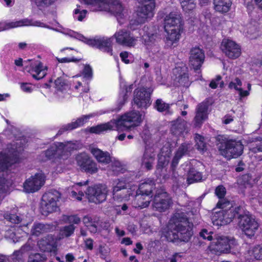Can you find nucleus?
Here are the masks:
<instances>
[{"instance_id": "obj_1", "label": "nucleus", "mask_w": 262, "mask_h": 262, "mask_svg": "<svg viewBox=\"0 0 262 262\" xmlns=\"http://www.w3.org/2000/svg\"><path fill=\"white\" fill-rule=\"evenodd\" d=\"M192 234V225L188 221L186 214L177 211L169 221L167 231L164 234L166 238L173 243L187 242Z\"/></svg>"}, {"instance_id": "obj_2", "label": "nucleus", "mask_w": 262, "mask_h": 262, "mask_svg": "<svg viewBox=\"0 0 262 262\" xmlns=\"http://www.w3.org/2000/svg\"><path fill=\"white\" fill-rule=\"evenodd\" d=\"M142 121V115L138 112L132 111L121 116L116 121H111L106 123L91 127L89 128V131L92 133L100 134L108 130H129L139 125Z\"/></svg>"}, {"instance_id": "obj_3", "label": "nucleus", "mask_w": 262, "mask_h": 262, "mask_svg": "<svg viewBox=\"0 0 262 262\" xmlns=\"http://www.w3.org/2000/svg\"><path fill=\"white\" fill-rule=\"evenodd\" d=\"M75 148V145L71 142L55 143L43 153L45 157L42 160H51L57 164V172H61L67 164L66 161L69 158L70 151Z\"/></svg>"}, {"instance_id": "obj_4", "label": "nucleus", "mask_w": 262, "mask_h": 262, "mask_svg": "<svg viewBox=\"0 0 262 262\" xmlns=\"http://www.w3.org/2000/svg\"><path fill=\"white\" fill-rule=\"evenodd\" d=\"M93 11H105L114 14L120 24L124 23L127 11L117 0H83Z\"/></svg>"}, {"instance_id": "obj_5", "label": "nucleus", "mask_w": 262, "mask_h": 262, "mask_svg": "<svg viewBox=\"0 0 262 262\" xmlns=\"http://www.w3.org/2000/svg\"><path fill=\"white\" fill-rule=\"evenodd\" d=\"M61 32L66 35L82 41L91 46L98 48L103 52L112 55L113 37H97L93 39H88L82 34L69 29H63Z\"/></svg>"}, {"instance_id": "obj_6", "label": "nucleus", "mask_w": 262, "mask_h": 262, "mask_svg": "<svg viewBox=\"0 0 262 262\" xmlns=\"http://www.w3.org/2000/svg\"><path fill=\"white\" fill-rule=\"evenodd\" d=\"M22 140L24 141V139H17V142L9 145L8 154L0 153V174L2 176H5L7 173L5 170L12 164L18 161L19 155L23 150L20 145L22 144Z\"/></svg>"}, {"instance_id": "obj_7", "label": "nucleus", "mask_w": 262, "mask_h": 262, "mask_svg": "<svg viewBox=\"0 0 262 262\" xmlns=\"http://www.w3.org/2000/svg\"><path fill=\"white\" fill-rule=\"evenodd\" d=\"M223 201H220L217 204V207L221 209L218 212H215L213 217L212 222L214 225H223L230 223L232 219L235 217L238 213L239 208H230L228 210H224V208L226 206V204L229 205V203H223Z\"/></svg>"}, {"instance_id": "obj_8", "label": "nucleus", "mask_w": 262, "mask_h": 262, "mask_svg": "<svg viewBox=\"0 0 262 262\" xmlns=\"http://www.w3.org/2000/svg\"><path fill=\"white\" fill-rule=\"evenodd\" d=\"M60 198V193L56 190H50L46 192L42 197L40 210L44 215H48L57 210V202Z\"/></svg>"}, {"instance_id": "obj_9", "label": "nucleus", "mask_w": 262, "mask_h": 262, "mask_svg": "<svg viewBox=\"0 0 262 262\" xmlns=\"http://www.w3.org/2000/svg\"><path fill=\"white\" fill-rule=\"evenodd\" d=\"M139 4L135 11L139 16V22L145 23L150 20L155 15L156 2L155 0H135Z\"/></svg>"}, {"instance_id": "obj_10", "label": "nucleus", "mask_w": 262, "mask_h": 262, "mask_svg": "<svg viewBox=\"0 0 262 262\" xmlns=\"http://www.w3.org/2000/svg\"><path fill=\"white\" fill-rule=\"evenodd\" d=\"M238 227L248 237L253 236L259 227V223L249 213L240 215L238 217Z\"/></svg>"}, {"instance_id": "obj_11", "label": "nucleus", "mask_w": 262, "mask_h": 262, "mask_svg": "<svg viewBox=\"0 0 262 262\" xmlns=\"http://www.w3.org/2000/svg\"><path fill=\"white\" fill-rule=\"evenodd\" d=\"M234 239H230L226 236H217L208 247L210 252L215 254H221L223 253H228L232 246L234 245Z\"/></svg>"}, {"instance_id": "obj_12", "label": "nucleus", "mask_w": 262, "mask_h": 262, "mask_svg": "<svg viewBox=\"0 0 262 262\" xmlns=\"http://www.w3.org/2000/svg\"><path fill=\"white\" fill-rule=\"evenodd\" d=\"M172 204L171 197L163 189L157 190L152 204L155 210L164 212L170 207Z\"/></svg>"}, {"instance_id": "obj_13", "label": "nucleus", "mask_w": 262, "mask_h": 262, "mask_svg": "<svg viewBox=\"0 0 262 262\" xmlns=\"http://www.w3.org/2000/svg\"><path fill=\"white\" fill-rule=\"evenodd\" d=\"M46 176L38 172L27 179L23 184L24 191L26 193H34L38 191L45 184Z\"/></svg>"}, {"instance_id": "obj_14", "label": "nucleus", "mask_w": 262, "mask_h": 262, "mask_svg": "<svg viewBox=\"0 0 262 262\" xmlns=\"http://www.w3.org/2000/svg\"><path fill=\"white\" fill-rule=\"evenodd\" d=\"M243 151V145L239 141H227L225 147L221 149V154L228 159L235 158L241 156Z\"/></svg>"}, {"instance_id": "obj_15", "label": "nucleus", "mask_w": 262, "mask_h": 262, "mask_svg": "<svg viewBox=\"0 0 262 262\" xmlns=\"http://www.w3.org/2000/svg\"><path fill=\"white\" fill-rule=\"evenodd\" d=\"M107 189L105 186L97 185L88 188L86 194L90 202L96 204L103 202L106 200Z\"/></svg>"}, {"instance_id": "obj_16", "label": "nucleus", "mask_w": 262, "mask_h": 262, "mask_svg": "<svg viewBox=\"0 0 262 262\" xmlns=\"http://www.w3.org/2000/svg\"><path fill=\"white\" fill-rule=\"evenodd\" d=\"M113 37L115 38L117 43L128 47H135L139 38L138 36H134L129 31L125 29L117 31Z\"/></svg>"}, {"instance_id": "obj_17", "label": "nucleus", "mask_w": 262, "mask_h": 262, "mask_svg": "<svg viewBox=\"0 0 262 262\" xmlns=\"http://www.w3.org/2000/svg\"><path fill=\"white\" fill-rule=\"evenodd\" d=\"M221 49L225 55L230 59H236L241 54V49L239 45L229 38L223 39Z\"/></svg>"}, {"instance_id": "obj_18", "label": "nucleus", "mask_w": 262, "mask_h": 262, "mask_svg": "<svg viewBox=\"0 0 262 262\" xmlns=\"http://www.w3.org/2000/svg\"><path fill=\"white\" fill-rule=\"evenodd\" d=\"M152 90L145 88L137 89L134 92V101L139 108H147L150 104V94Z\"/></svg>"}, {"instance_id": "obj_19", "label": "nucleus", "mask_w": 262, "mask_h": 262, "mask_svg": "<svg viewBox=\"0 0 262 262\" xmlns=\"http://www.w3.org/2000/svg\"><path fill=\"white\" fill-rule=\"evenodd\" d=\"M30 26L46 27V25L38 21H33L32 20L28 18H25L9 23H0V31L17 27Z\"/></svg>"}, {"instance_id": "obj_20", "label": "nucleus", "mask_w": 262, "mask_h": 262, "mask_svg": "<svg viewBox=\"0 0 262 262\" xmlns=\"http://www.w3.org/2000/svg\"><path fill=\"white\" fill-rule=\"evenodd\" d=\"M166 33L165 43L167 47L172 48L177 46L179 41L183 27L171 29H164Z\"/></svg>"}, {"instance_id": "obj_21", "label": "nucleus", "mask_w": 262, "mask_h": 262, "mask_svg": "<svg viewBox=\"0 0 262 262\" xmlns=\"http://www.w3.org/2000/svg\"><path fill=\"white\" fill-rule=\"evenodd\" d=\"M54 84L56 89L55 95L59 99L62 100L69 97V94L67 93L69 84L64 75L58 77L55 80Z\"/></svg>"}, {"instance_id": "obj_22", "label": "nucleus", "mask_w": 262, "mask_h": 262, "mask_svg": "<svg viewBox=\"0 0 262 262\" xmlns=\"http://www.w3.org/2000/svg\"><path fill=\"white\" fill-rule=\"evenodd\" d=\"M205 59V54L199 48H192L190 53L189 62L194 70H198L201 67Z\"/></svg>"}, {"instance_id": "obj_23", "label": "nucleus", "mask_w": 262, "mask_h": 262, "mask_svg": "<svg viewBox=\"0 0 262 262\" xmlns=\"http://www.w3.org/2000/svg\"><path fill=\"white\" fill-rule=\"evenodd\" d=\"M37 245L40 251L55 253L57 251V241L51 235L41 238L37 242Z\"/></svg>"}, {"instance_id": "obj_24", "label": "nucleus", "mask_w": 262, "mask_h": 262, "mask_svg": "<svg viewBox=\"0 0 262 262\" xmlns=\"http://www.w3.org/2000/svg\"><path fill=\"white\" fill-rule=\"evenodd\" d=\"M183 27L182 17L180 12L174 11L167 15L164 18V29Z\"/></svg>"}, {"instance_id": "obj_25", "label": "nucleus", "mask_w": 262, "mask_h": 262, "mask_svg": "<svg viewBox=\"0 0 262 262\" xmlns=\"http://www.w3.org/2000/svg\"><path fill=\"white\" fill-rule=\"evenodd\" d=\"M89 150L99 163L106 164L111 161V158L108 152L103 151L94 145H90Z\"/></svg>"}, {"instance_id": "obj_26", "label": "nucleus", "mask_w": 262, "mask_h": 262, "mask_svg": "<svg viewBox=\"0 0 262 262\" xmlns=\"http://www.w3.org/2000/svg\"><path fill=\"white\" fill-rule=\"evenodd\" d=\"M47 71V66H44L39 61H36L31 65L29 72L34 79L39 80L46 76Z\"/></svg>"}, {"instance_id": "obj_27", "label": "nucleus", "mask_w": 262, "mask_h": 262, "mask_svg": "<svg viewBox=\"0 0 262 262\" xmlns=\"http://www.w3.org/2000/svg\"><path fill=\"white\" fill-rule=\"evenodd\" d=\"M185 67L183 68H176L173 70V73L175 75V84L177 85L188 86L189 84L188 77L186 73Z\"/></svg>"}, {"instance_id": "obj_28", "label": "nucleus", "mask_w": 262, "mask_h": 262, "mask_svg": "<svg viewBox=\"0 0 262 262\" xmlns=\"http://www.w3.org/2000/svg\"><path fill=\"white\" fill-rule=\"evenodd\" d=\"M151 200V196L137 191L133 205L135 208L142 209L147 207Z\"/></svg>"}, {"instance_id": "obj_29", "label": "nucleus", "mask_w": 262, "mask_h": 262, "mask_svg": "<svg viewBox=\"0 0 262 262\" xmlns=\"http://www.w3.org/2000/svg\"><path fill=\"white\" fill-rule=\"evenodd\" d=\"M207 110L208 107L206 103H202L198 105L194 118V122L196 126L201 125L207 118Z\"/></svg>"}, {"instance_id": "obj_30", "label": "nucleus", "mask_w": 262, "mask_h": 262, "mask_svg": "<svg viewBox=\"0 0 262 262\" xmlns=\"http://www.w3.org/2000/svg\"><path fill=\"white\" fill-rule=\"evenodd\" d=\"M242 82L241 80L236 78L234 80L231 81L229 84V88L230 89H234L238 92L240 98L242 99L244 97L248 96L249 95V91L251 90V85L250 83H248V91L243 90L242 88Z\"/></svg>"}, {"instance_id": "obj_31", "label": "nucleus", "mask_w": 262, "mask_h": 262, "mask_svg": "<svg viewBox=\"0 0 262 262\" xmlns=\"http://www.w3.org/2000/svg\"><path fill=\"white\" fill-rule=\"evenodd\" d=\"M171 148L169 143L166 144L161 149L158 157V166L163 167L167 165L169 161Z\"/></svg>"}, {"instance_id": "obj_32", "label": "nucleus", "mask_w": 262, "mask_h": 262, "mask_svg": "<svg viewBox=\"0 0 262 262\" xmlns=\"http://www.w3.org/2000/svg\"><path fill=\"white\" fill-rule=\"evenodd\" d=\"M96 115V114L95 113H93L88 115L83 116L77 119L75 121L72 122L71 123L64 126L59 131V132H61L62 129H64V130H72L78 127L81 126L87 122L90 118L93 117Z\"/></svg>"}, {"instance_id": "obj_33", "label": "nucleus", "mask_w": 262, "mask_h": 262, "mask_svg": "<svg viewBox=\"0 0 262 262\" xmlns=\"http://www.w3.org/2000/svg\"><path fill=\"white\" fill-rule=\"evenodd\" d=\"M120 92L119 93V102L122 106L127 100L128 95L133 89V85L127 86L125 82L122 78L120 79Z\"/></svg>"}, {"instance_id": "obj_34", "label": "nucleus", "mask_w": 262, "mask_h": 262, "mask_svg": "<svg viewBox=\"0 0 262 262\" xmlns=\"http://www.w3.org/2000/svg\"><path fill=\"white\" fill-rule=\"evenodd\" d=\"M24 252L19 249L10 256L0 255V262H24Z\"/></svg>"}, {"instance_id": "obj_35", "label": "nucleus", "mask_w": 262, "mask_h": 262, "mask_svg": "<svg viewBox=\"0 0 262 262\" xmlns=\"http://www.w3.org/2000/svg\"><path fill=\"white\" fill-rule=\"evenodd\" d=\"M191 146L188 144H183L178 149L175 155L172 159L171 166L174 168L177 166L179 160L185 154L187 153Z\"/></svg>"}, {"instance_id": "obj_36", "label": "nucleus", "mask_w": 262, "mask_h": 262, "mask_svg": "<svg viewBox=\"0 0 262 262\" xmlns=\"http://www.w3.org/2000/svg\"><path fill=\"white\" fill-rule=\"evenodd\" d=\"M155 155L151 149H146L142 162V166L147 170L150 169L154 164Z\"/></svg>"}, {"instance_id": "obj_37", "label": "nucleus", "mask_w": 262, "mask_h": 262, "mask_svg": "<svg viewBox=\"0 0 262 262\" xmlns=\"http://www.w3.org/2000/svg\"><path fill=\"white\" fill-rule=\"evenodd\" d=\"M171 130L172 134L177 136L183 135L184 133H186V122L183 120L178 119L173 122Z\"/></svg>"}, {"instance_id": "obj_38", "label": "nucleus", "mask_w": 262, "mask_h": 262, "mask_svg": "<svg viewBox=\"0 0 262 262\" xmlns=\"http://www.w3.org/2000/svg\"><path fill=\"white\" fill-rule=\"evenodd\" d=\"M231 4V0H214L215 10L221 13L228 12L230 9Z\"/></svg>"}, {"instance_id": "obj_39", "label": "nucleus", "mask_w": 262, "mask_h": 262, "mask_svg": "<svg viewBox=\"0 0 262 262\" xmlns=\"http://www.w3.org/2000/svg\"><path fill=\"white\" fill-rule=\"evenodd\" d=\"M87 184V182H85L83 184L81 182L73 186V190L71 191V196L72 198L75 199L78 201H81L82 197L84 196L83 189L81 186L82 185H85Z\"/></svg>"}, {"instance_id": "obj_40", "label": "nucleus", "mask_w": 262, "mask_h": 262, "mask_svg": "<svg viewBox=\"0 0 262 262\" xmlns=\"http://www.w3.org/2000/svg\"><path fill=\"white\" fill-rule=\"evenodd\" d=\"M126 184L125 181L117 180L114 181L113 184V198L118 199L120 195L119 190L126 189Z\"/></svg>"}, {"instance_id": "obj_41", "label": "nucleus", "mask_w": 262, "mask_h": 262, "mask_svg": "<svg viewBox=\"0 0 262 262\" xmlns=\"http://www.w3.org/2000/svg\"><path fill=\"white\" fill-rule=\"evenodd\" d=\"M11 184V181L8 178H4L0 174V202L5 196L9 186Z\"/></svg>"}, {"instance_id": "obj_42", "label": "nucleus", "mask_w": 262, "mask_h": 262, "mask_svg": "<svg viewBox=\"0 0 262 262\" xmlns=\"http://www.w3.org/2000/svg\"><path fill=\"white\" fill-rule=\"evenodd\" d=\"M202 179L201 173L196 171L194 168H191L189 170L187 178V182L188 184L199 182Z\"/></svg>"}, {"instance_id": "obj_43", "label": "nucleus", "mask_w": 262, "mask_h": 262, "mask_svg": "<svg viewBox=\"0 0 262 262\" xmlns=\"http://www.w3.org/2000/svg\"><path fill=\"white\" fill-rule=\"evenodd\" d=\"M147 27H144V28L140 31V35L142 39V41L146 45H148L150 42H152L155 40L156 35L154 34H149L147 33Z\"/></svg>"}, {"instance_id": "obj_44", "label": "nucleus", "mask_w": 262, "mask_h": 262, "mask_svg": "<svg viewBox=\"0 0 262 262\" xmlns=\"http://www.w3.org/2000/svg\"><path fill=\"white\" fill-rule=\"evenodd\" d=\"M154 185V182L152 180H150L148 182L142 183L140 185L138 191L141 193L150 196Z\"/></svg>"}, {"instance_id": "obj_45", "label": "nucleus", "mask_w": 262, "mask_h": 262, "mask_svg": "<svg viewBox=\"0 0 262 262\" xmlns=\"http://www.w3.org/2000/svg\"><path fill=\"white\" fill-rule=\"evenodd\" d=\"M48 229L47 225L40 223H35L31 229V234L33 235L39 236L46 232Z\"/></svg>"}, {"instance_id": "obj_46", "label": "nucleus", "mask_w": 262, "mask_h": 262, "mask_svg": "<svg viewBox=\"0 0 262 262\" xmlns=\"http://www.w3.org/2000/svg\"><path fill=\"white\" fill-rule=\"evenodd\" d=\"M47 257L45 254L39 253H31L29 254L27 262H46Z\"/></svg>"}, {"instance_id": "obj_47", "label": "nucleus", "mask_w": 262, "mask_h": 262, "mask_svg": "<svg viewBox=\"0 0 262 262\" xmlns=\"http://www.w3.org/2000/svg\"><path fill=\"white\" fill-rule=\"evenodd\" d=\"M88 11L82 9L80 6H77V8L73 11V17L75 20L82 21L85 18Z\"/></svg>"}, {"instance_id": "obj_48", "label": "nucleus", "mask_w": 262, "mask_h": 262, "mask_svg": "<svg viewBox=\"0 0 262 262\" xmlns=\"http://www.w3.org/2000/svg\"><path fill=\"white\" fill-rule=\"evenodd\" d=\"M120 195L118 199L113 198L114 200L117 202H123L128 200L130 195L133 194L131 189H123L118 191Z\"/></svg>"}, {"instance_id": "obj_49", "label": "nucleus", "mask_w": 262, "mask_h": 262, "mask_svg": "<svg viewBox=\"0 0 262 262\" xmlns=\"http://www.w3.org/2000/svg\"><path fill=\"white\" fill-rule=\"evenodd\" d=\"M90 159L91 158L86 153H81L78 155L76 157L77 164L82 169Z\"/></svg>"}, {"instance_id": "obj_50", "label": "nucleus", "mask_w": 262, "mask_h": 262, "mask_svg": "<svg viewBox=\"0 0 262 262\" xmlns=\"http://www.w3.org/2000/svg\"><path fill=\"white\" fill-rule=\"evenodd\" d=\"M182 9L185 12H189L195 8L196 0H179Z\"/></svg>"}, {"instance_id": "obj_51", "label": "nucleus", "mask_w": 262, "mask_h": 262, "mask_svg": "<svg viewBox=\"0 0 262 262\" xmlns=\"http://www.w3.org/2000/svg\"><path fill=\"white\" fill-rule=\"evenodd\" d=\"M75 227L73 225L66 226L60 230V238L71 236L75 230Z\"/></svg>"}, {"instance_id": "obj_52", "label": "nucleus", "mask_w": 262, "mask_h": 262, "mask_svg": "<svg viewBox=\"0 0 262 262\" xmlns=\"http://www.w3.org/2000/svg\"><path fill=\"white\" fill-rule=\"evenodd\" d=\"M83 170L91 174L96 173L98 170L97 164L91 159L84 166Z\"/></svg>"}, {"instance_id": "obj_53", "label": "nucleus", "mask_w": 262, "mask_h": 262, "mask_svg": "<svg viewBox=\"0 0 262 262\" xmlns=\"http://www.w3.org/2000/svg\"><path fill=\"white\" fill-rule=\"evenodd\" d=\"M36 249L35 242L32 239L30 238L28 239L27 243L24 246H21L20 250L24 253L25 254L26 252L34 251Z\"/></svg>"}, {"instance_id": "obj_54", "label": "nucleus", "mask_w": 262, "mask_h": 262, "mask_svg": "<svg viewBox=\"0 0 262 262\" xmlns=\"http://www.w3.org/2000/svg\"><path fill=\"white\" fill-rule=\"evenodd\" d=\"M195 140L196 142L195 145L197 149L201 151H204L206 148L204 138L199 135H196L195 137Z\"/></svg>"}, {"instance_id": "obj_55", "label": "nucleus", "mask_w": 262, "mask_h": 262, "mask_svg": "<svg viewBox=\"0 0 262 262\" xmlns=\"http://www.w3.org/2000/svg\"><path fill=\"white\" fill-rule=\"evenodd\" d=\"M251 255L257 260H262V246H257L254 247L249 251Z\"/></svg>"}, {"instance_id": "obj_56", "label": "nucleus", "mask_w": 262, "mask_h": 262, "mask_svg": "<svg viewBox=\"0 0 262 262\" xmlns=\"http://www.w3.org/2000/svg\"><path fill=\"white\" fill-rule=\"evenodd\" d=\"M155 106L159 112H166L168 110L169 105L165 103L162 99H157L155 102Z\"/></svg>"}, {"instance_id": "obj_57", "label": "nucleus", "mask_w": 262, "mask_h": 262, "mask_svg": "<svg viewBox=\"0 0 262 262\" xmlns=\"http://www.w3.org/2000/svg\"><path fill=\"white\" fill-rule=\"evenodd\" d=\"M4 217L6 220L14 224H18L21 221V219L16 214L6 213Z\"/></svg>"}, {"instance_id": "obj_58", "label": "nucleus", "mask_w": 262, "mask_h": 262, "mask_svg": "<svg viewBox=\"0 0 262 262\" xmlns=\"http://www.w3.org/2000/svg\"><path fill=\"white\" fill-rule=\"evenodd\" d=\"M112 168L115 174L123 173L125 171V169L122 167L121 163L118 161L114 162L112 166Z\"/></svg>"}, {"instance_id": "obj_59", "label": "nucleus", "mask_w": 262, "mask_h": 262, "mask_svg": "<svg viewBox=\"0 0 262 262\" xmlns=\"http://www.w3.org/2000/svg\"><path fill=\"white\" fill-rule=\"evenodd\" d=\"M144 23L139 22V16H137L136 15V18L130 20L128 27L131 30H135L137 28H138V26H139L140 25H141V24H143Z\"/></svg>"}, {"instance_id": "obj_60", "label": "nucleus", "mask_w": 262, "mask_h": 262, "mask_svg": "<svg viewBox=\"0 0 262 262\" xmlns=\"http://www.w3.org/2000/svg\"><path fill=\"white\" fill-rule=\"evenodd\" d=\"M250 150L253 152L262 151V140L257 141L250 147Z\"/></svg>"}, {"instance_id": "obj_61", "label": "nucleus", "mask_w": 262, "mask_h": 262, "mask_svg": "<svg viewBox=\"0 0 262 262\" xmlns=\"http://www.w3.org/2000/svg\"><path fill=\"white\" fill-rule=\"evenodd\" d=\"M226 193V189L223 185L218 186L215 190V193L216 195L220 199L223 198L225 196Z\"/></svg>"}, {"instance_id": "obj_62", "label": "nucleus", "mask_w": 262, "mask_h": 262, "mask_svg": "<svg viewBox=\"0 0 262 262\" xmlns=\"http://www.w3.org/2000/svg\"><path fill=\"white\" fill-rule=\"evenodd\" d=\"M20 85L21 91L25 93H30L34 89L32 84L29 83H21Z\"/></svg>"}, {"instance_id": "obj_63", "label": "nucleus", "mask_w": 262, "mask_h": 262, "mask_svg": "<svg viewBox=\"0 0 262 262\" xmlns=\"http://www.w3.org/2000/svg\"><path fill=\"white\" fill-rule=\"evenodd\" d=\"M64 220L70 224H78L80 222V219L77 215L65 216Z\"/></svg>"}, {"instance_id": "obj_64", "label": "nucleus", "mask_w": 262, "mask_h": 262, "mask_svg": "<svg viewBox=\"0 0 262 262\" xmlns=\"http://www.w3.org/2000/svg\"><path fill=\"white\" fill-rule=\"evenodd\" d=\"M120 57L124 63L127 64L130 62V59L132 58L131 54L127 52H121L120 54Z\"/></svg>"}]
</instances>
